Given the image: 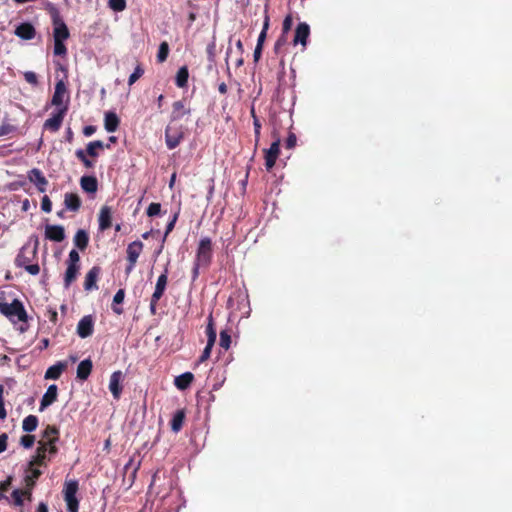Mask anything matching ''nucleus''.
<instances>
[{
  "label": "nucleus",
  "instance_id": "40",
  "mask_svg": "<svg viewBox=\"0 0 512 512\" xmlns=\"http://www.w3.org/2000/svg\"><path fill=\"white\" fill-rule=\"evenodd\" d=\"M169 45L166 41H163L160 45H159V49H158V53H157V61L159 63H163L167 60L168 58V55H169Z\"/></svg>",
  "mask_w": 512,
  "mask_h": 512
},
{
  "label": "nucleus",
  "instance_id": "17",
  "mask_svg": "<svg viewBox=\"0 0 512 512\" xmlns=\"http://www.w3.org/2000/svg\"><path fill=\"white\" fill-rule=\"evenodd\" d=\"M100 272H101V268L99 266H93L87 272V274L85 276V281H84V289L86 291L98 289L97 279L99 277Z\"/></svg>",
  "mask_w": 512,
  "mask_h": 512
},
{
  "label": "nucleus",
  "instance_id": "54",
  "mask_svg": "<svg viewBox=\"0 0 512 512\" xmlns=\"http://www.w3.org/2000/svg\"><path fill=\"white\" fill-rule=\"evenodd\" d=\"M292 24H293V18L292 16L289 14L287 15L285 18H284V21H283V25H282V33L283 34H287L291 27H292Z\"/></svg>",
  "mask_w": 512,
  "mask_h": 512
},
{
  "label": "nucleus",
  "instance_id": "35",
  "mask_svg": "<svg viewBox=\"0 0 512 512\" xmlns=\"http://www.w3.org/2000/svg\"><path fill=\"white\" fill-rule=\"evenodd\" d=\"M280 139L272 142L269 149L265 150V160H276L280 153Z\"/></svg>",
  "mask_w": 512,
  "mask_h": 512
},
{
  "label": "nucleus",
  "instance_id": "57",
  "mask_svg": "<svg viewBox=\"0 0 512 512\" xmlns=\"http://www.w3.org/2000/svg\"><path fill=\"white\" fill-rule=\"evenodd\" d=\"M8 435L6 433L0 434V453L7 449Z\"/></svg>",
  "mask_w": 512,
  "mask_h": 512
},
{
  "label": "nucleus",
  "instance_id": "2",
  "mask_svg": "<svg viewBox=\"0 0 512 512\" xmlns=\"http://www.w3.org/2000/svg\"><path fill=\"white\" fill-rule=\"evenodd\" d=\"M58 453L56 445H47L43 442L38 443L36 453L31 459L30 466L46 467L48 462L51 461L52 457Z\"/></svg>",
  "mask_w": 512,
  "mask_h": 512
},
{
  "label": "nucleus",
  "instance_id": "49",
  "mask_svg": "<svg viewBox=\"0 0 512 512\" xmlns=\"http://www.w3.org/2000/svg\"><path fill=\"white\" fill-rule=\"evenodd\" d=\"M160 211H161V204L153 202L148 206L146 213L149 217H153V216L158 215L160 213Z\"/></svg>",
  "mask_w": 512,
  "mask_h": 512
},
{
  "label": "nucleus",
  "instance_id": "9",
  "mask_svg": "<svg viewBox=\"0 0 512 512\" xmlns=\"http://www.w3.org/2000/svg\"><path fill=\"white\" fill-rule=\"evenodd\" d=\"M37 248H38V239L35 240V245L32 250L28 249L27 245H24L18 255L15 258V265L17 267L23 268L27 264L31 263L37 256Z\"/></svg>",
  "mask_w": 512,
  "mask_h": 512
},
{
  "label": "nucleus",
  "instance_id": "8",
  "mask_svg": "<svg viewBox=\"0 0 512 512\" xmlns=\"http://www.w3.org/2000/svg\"><path fill=\"white\" fill-rule=\"evenodd\" d=\"M143 246V243L139 240L133 241L128 245L126 250L128 265L125 269L127 275L130 274L135 268L137 260L143 250Z\"/></svg>",
  "mask_w": 512,
  "mask_h": 512
},
{
  "label": "nucleus",
  "instance_id": "19",
  "mask_svg": "<svg viewBox=\"0 0 512 512\" xmlns=\"http://www.w3.org/2000/svg\"><path fill=\"white\" fill-rule=\"evenodd\" d=\"M121 380H122V372L121 371H115L110 376L109 390L112 393L114 399H116V400H118L120 398V395L122 393Z\"/></svg>",
  "mask_w": 512,
  "mask_h": 512
},
{
  "label": "nucleus",
  "instance_id": "60",
  "mask_svg": "<svg viewBox=\"0 0 512 512\" xmlns=\"http://www.w3.org/2000/svg\"><path fill=\"white\" fill-rule=\"evenodd\" d=\"M178 215L175 214L172 218V220L167 224L166 231H165V237L174 229L175 223L177 221Z\"/></svg>",
  "mask_w": 512,
  "mask_h": 512
},
{
  "label": "nucleus",
  "instance_id": "55",
  "mask_svg": "<svg viewBox=\"0 0 512 512\" xmlns=\"http://www.w3.org/2000/svg\"><path fill=\"white\" fill-rule=\"evenodd\" d=\"M12 477H8L6 480L0 482V498L2 493L7 492L11 486Z\"/></svg>",
  "mask_w": 512,
  "mask_h": 512
},
{
  "label": "nucleus",
  "instance_id": "39",
  "mask_svg": "<svg viewBox=\"0 0 512 512\" xmlns=\"http://www.w3.org/2000/svg\"><path fill=\"white\" fill-rule=\"evenodd\" d=\"M105 147L104 143L100 140L90 142L87 146V154L91 157H97L98 151L103 150Z\"/></svg>",
  "mask_w": 512,
  "mask_h": 512
},
{
  "label": "nucleus",
  "instance_id": "34",
  "mask_svg": "<svg viewBox=\"0 0 512 512\" xmlns=\"http://www.w3.org/2000/svg\"><path fill=\"white\" fill-rule=\"evenodd\" d=\"M13 503L15 506L21 507L23 506V497H26L28 500H31L32 498V492L28 491L27 489L19 490L15 489L12 494Z\"/></svg>",
  "mask_w": 512,
  "mask_h": 512
},
{
  "label": "nucleus",
  "instance_id": "27",
  "mask_svg": "<svg viewBox=\"0 0 512 512\" xmlns=\"http://www.w3.org/2000/svg\"><path fill=\"white\" fill-rule=\"evenodd\" d=\"M73 243L79 250L84 251L89 244L88 233L83 229H79L74 235Z\"/></svg>",
  "mask_w": 512,
  "mask_h": 512
},
{
  "label": "nucleus",
  "instance_id": "6",
  "mask_svg": "<svg viewBox=\"0 0 512 512\" xmlns=\"http://www.w3.org/2000/svg\"><path fill=\"white\" fill-rule=\"evenodd\" d=\"M69 95L66 84L63 80H58L55 84L54 94L51 99V104L56 106L57 109L68 107Z\"/></svg>",
  "mask_w": 512,
  "mask_h": 512
},
{
  "label": "nucleus",
  "instance_id": "28",
  "mask_svg": "<svg viewBox=\"0 0 512 512\" xmlns=\"http://www.w3.org/2000/svg\"><path fill=\"white\" fill-rule=\"evenodd\" d=\"M93 364L90 359L81 361L77 367V378L86 380L92 372Z\"/></svg>",
  "mask_w": 512,
  "mask_h": 512
},
{
  "label": "nucleus",
  "instance_id": "3",
  "mask_svg": "<svg viewBox=\"0 0 512 512\" xmlns=\"http://www.w3.org/2000/svg\"><path fill=\"white\" fill-rule=\"evenodd\" d=\"M78 489L79 484L77 480H70L65 482L63 495L68 512H78L79 510V500L76 497Z\"/></svg>",
  "mask_w": 512,
  "mask_h": 512
},
{
  "label": "nucleus",
  "instance_id": "30",
  "mask_svg": "<svg viewBox=\"0 0 512 512\" xmlns=\"http://www.w3.org/2000/svg\"><path fill=\"white\" fill-rule=\"evenodd\" d=\"M120 124L119 117L114 112H107L104 119V127L108 132H115Z\"/></svg>",
  "mask_w": 512,
  "mask_h": 512
},
{
  "label": "nucleus",
  "instance_id": "33",
  "mask_svg": "<svg viewBox=\"0 0 512 512\" xmlns=\"http://www.w3.org/2000/svg\"><path fill=\"white\" fill-rule=\"evenodd\" d=\"M188 78H189V71L187 66H182L177 71L176 77H175V84L179 88H185L188 84Z\"/></svg>",
  "mask_w": 512,
  "mask_h": 512
},
{
  "label": "nucleus",
  "instance_id": "12",
  "mask_svg": "<svg viewBox=\"0 0 512 512\" xmlns=\"http://www.w3.org/2000/svg\"><path fill=\"white\" fill-rule=\"evenodd\" d=\"M45 238L53 242H62L65 237V229L62 225H51L45 226Z\"/></svg>",
  "mask_w": 512,
  "mask_h": 512
},
{
  "label": "nucleus",
  "instance_id": "29",
  "mask_svg": "<svg viewBox=\"0 0 512 512\" xmlns=\"http://www.w3.org/2000/svg\"><path fill=\"white\" fill-rule=\"evenodd\" d=\"M193 380L194 375L191 372H185L175 378L174 384L179 390H186Z\"/></svg>",
  "mask_w": 512,
  "mask_h": 512
},
{
  "label": "nucleus",
  "instance_id": "41",
  "mask_svg": "<svg viewBox=\"0 0 512 512\" xmlns=\"http://www.w3.org/2000/svg\"><path fill=\"white\" fill-rule=\"evenodd\" d=\"M144 74V69L140 63L137 64L133 73L130 75L128 79V85L132 86L138 79H140Z\"/></svg>",
  "mask_w": 512,
  "mask_h": 512
},
{
  "label": "nucleus",
  "instance_id": "38",
  "mask_svg": "<svg viewBox=\"0 0 512 512\" xmlns=\"http://www.w3.org/2000/svg\"><path fill=\"white\" fill-rule=\"evenodd\" d=\"M206 335H207V342H209V344H215L217 333H216V329L214 326L213 317L211 314L208 317V324L206 327Z\"/></svg>",
  "mask_w": 512,
  "mask_h": 512
},
{
  "label": "nucleus",
  "instance_id": "18",
  "mask_svg": "<svg viewBox=\"0 0 512 512\" xmlns=\"http://www.w3.org/2000/svg\"><path fill=\"white\" fill-rule=\"evenodd\" d=\"M42 472L35 468V466H30V463H28V468L25 472L24 482H25V489L32 492V489L34 488L37 479L41 476Z\"/></svg>",
  "mask_w": 512,
  "mask_h": 512
},
{
  "label": "nucleus",
  "instance_id": "4",
  "mask_svg": "<svg viewBox=\"0 0 512 512\" xmlns=\"http://www.w3.org/2000/svg\"><path fill=\"white\" fill-rule=\"evenodd\" d=\"M213 255L212 241L209 237H203L198 244L195 261L202 267H208L211 264Z\"/></svg>",
  "mask_w": 512,
  "mask_h": 512
},
{
  "label": "nucleus",
  "instance_id": "44",
  "mask_svg": "<svg viewBox=\"0 0 512 512\" xmlns=\"http://www.w3.org/2000/svg\"><path fill=\"white\" fill-rule=\"evenodd\" d=\"M206 54H207L208 61L210 63H214L215 58H216V42H215V40H212L210 43H208V45L206 47Z\"/></svg>",
  "mask_w": 512,
  "mask_h": 512
},
{
  "label": "nucleus",
  "instance_id": "13",
  "mask_svg": "<svg viewBox=\"0 0 512 512\" xmlns=\"http://www.w3.org/2000/svg\"><path fill=\"white\" fill-rule=\"evenodd\" d=\"M166 144L169 149H174L183 139V132L180 129L168 125L165 129Z\"/></svg>",
  "mask_w": 512,
  "mask_h": 512
},
{
  "label": "nucleus",
  "instance_id": "58",
  "mask_svg": "<svg viewBox=\"0 0 512 512\" xmlns=\"http://www.w3.org/2000/svg\"><path fill=\"white\" fill-rule=\"evenodd\" d=\"M253 125H254L255 137H256V139H258L260 136L261 126H262L258 117H254Z\"/></svg>",
  "mask_w": 512,
  "mask_h": 512
},
{
  "label": "nucleus",
  "instance_id": "21",
  "mask_svg": "<svg viewBox=\"0 0 512 512\" xmlns=\"http://www.w3.org/2000/svg\"><path fill=\"white\" fill-rule=\"evenodd\" d=\"M58 388L55 384L50 385L40 402V411L53 404L57 400Z\"/></svg>",
  "mask_w": 512,
  "mask_h": 512
},
{
  "label": "nucleus",
  "instance_id": "43",
  "mask_svg": "<svg viewBox=\"0 0 512 512\" xmlns=\"http://www.w3.org/2000/svg\"><path fill=\"white\" fill-rule=\"evenodd\" d=\"M53 52H54V55H56V56H66L67 48H66V45L64 44V41L54 40Z\"/></svg>",
  "mask_w": 512,
  "mask_h": 512
},
{
  "label": "nucleus",
  "instance_id": "50",
  "mask_svg": "<svg viewBox=\"0 0 512 512\" xmlns=\"http://www.w3.org/2000/svg\"><path fill=\"white\" fill-rule=\"evenodd\" d=\"M297 137L294 133L290 132L287 139L284 142V147L287 150H291L296 146Z\"/></svg>",
  "mask_w": 512,
  "mask_h": 512
},
{
  "label": "nucleus",
  "instance_id": "64",
  "mask_svg": "<svg viewBox=\"0 0 512 512\" xmlns=\"http://www.w3.org/2000/svg\"><path fill=\"white\" fill-rule=\"evenodd\" d=\"M261 53H262V46L256 45V47L254 49V53H253V58H254L255 62L259 61V59L261 57Z\"/></svg>",
  "mask_w": 512,
  "mask_h": 512
},
{
  "label": "nucleus",
  "instance_id": "14",
  "mask_svg": "<svg viewBox=\"0 0 512 512\" xmlns=\"http://www.w3.org/2000/svg\"><path fill=\"white\" fill-rule=\"evenodd\" d=\"M14 34L20 39L32 40L36 36V29L31 23L23 22L16 27Z\"/></svg>",
  "mask_w": 512,
  "mask_h": 512
},
{
  "label": "nucleus",
  "instance_id": "26",
  "mask_svg": "<svg viewBox=\"0 0 512 512\" xmlns=\"http://www.w3.org/2000/svg\"><path fill=\"white\" fill-rule=\"evenodd\" d=\"M64 205L67 210L76 212L81 207V199L76 193H66L64 197Z\"/></svg>",
  "mask_w": 512,
  "mask_h": 512
},
{
  "label": "nucleus",
  "instance_id": "47",
  "mask_svg": "<svg viewBox=\"0 0 512 512\" xmlns=\"http://www.w3.org/2000/svg\"><path fill=\"white\" fill-rule=\"evenodd\" d=\"M34 443H35L34 435L27 434V435H23L20 438V444L26 449L31 448L34 445Z\"/></svg>",
  "mask_w": 512,
  "mask_h": 512
},
{
  "label": "nucleus",
  "instance_id": "32",
  "mask_svg": "<svg viewBox=\"0 0 512 512\" xmlns=\"http://www.w3.org/2000/svg\"><path fill=\"white\" fill-rule=\"evenodd\" d=\"M184 420L185 411L183 409L177 410L170 422L171 430L175 433L179 432L183 427Z\"/></svg>",
  "mask_w": 512,
  "mask_h": 512
},
{
  "label": "nucleus",
  "instance_id": "52",
  "mask_svg": "<svg viewBox=\"0 0 512 512\" xmlns=\"http://www.w3.org/2000/svg\"><path fill=\"white\" fill-rule=\"evenodd\" d=\"M24 79L31 85H38V78L35 72L27 71L24 73Z\"/></svg>",
  "mask_w": 512,
  "mask_h": 512
},
{
  "label": "nucleus",
  "instance_id": "31",
  "mask_svg": "<svg viewBox=\"0 0 512 512\" xmlns=\"http://www.w3.org/2000/svg\"><path fill=\"white\" fill-rule=\"evenodd\" d=\"M80 185L88 193H95L98 188L97 179L94 176H83L80 180Z\"/></svg>",
  "mask_w": 512,
  "mask_h": 512
},
{
  "label": "nucleus",
  "instance_id": "53",
  "mask_svg": "<svg viewBox=\"0 0 512 512\" xmlns=\"http://www.w3.org/2000/svg\"><path fill=\"white\" fill-rule=\"evenodd\" d=\"M41 209L46 212V213H50L51 210H52V202L50 200V198L45 195L42 197V200H41Z\"/></svg>",
  "mask_w": 512,
  "mask_h": 512
},
{
  "label": "nucleus",
  "instance_id": "42",
  "mask_svg": "<svg viewBox=\"0 0 512 512\" xmlns=\"http://www.w3.org/2000/svg\"><path fill=\"white\" fill-rule=\"evenodd\" d=\"M219 345L224 349L228 350L231 346V336L227 330H222L220 332V341Z\"/></svg>",
  "mask_w": 512,
  "mask_h": 512
},
{
  "label": "nucleus",
  "instance_id": "22",
  "mask_svg": "<svg viewBox=\"0 0 512 512\" xmlns=\"http://www.w3.org/2000/svg\"><path fill=\"white\" fill-rule=\"evenodd\" d=\"M28 179L37 186L39 192L46 191L48 182L40 170L32 169L28 174Z\"/></svg>",
  "mask_w": 512,
  "mask_h": 512
},
{
  "label": "nucleus",
  "instance_id": "10",
  "mask_svg": "<svg viewBox=\"0 0 512 512\" xmlns=\"http://www.w3.org/2000/svg\"><path fill=\"white\" fill-rule=\"evenodd\" d=\"M67 111L68 107L57 109V111L53 113L52 116L44 122V129L49 130L51 132H57L62 125V122Z\"/></svg>",
  "mask_w": 512,
  "mask_h": 512
},
{
  "label": "nucleus",
  "instance_id": "5",
  "mask_svg": "<svg viewBox=\"0 0 512 512\" xmlns=\"http://www.w3.org/2000/svg\"><path fill=\"white\" fill-rule=\"evenodd\" d=\"M167 281H168L167 269H165L164 273H162L158 277L154 293L151 296L149 309H150L151 315H153V316L157 314V303L161 299V297L163 296V294L165 292V289L167 286Z\"/></svg>",
  "mask_w": 512,
  "mask_h": 512
},
{
  "label": "nucleus",
  "instance_id": "63",
  "mask_svg": "<svg viewBox=\"0 0 512 512\" xmlns=\"http://www.w3.org/2000/svg\"><path fill=\"white\" fill-rule=\"evenodd\" d=\"M96 131V127L95 126H92V125H88V126H85L84 129H83V134L85 136H91L95 133Z\"/></svg>",
  "mask_w": 512,
  "mask_h": 512
},
{
  "label": "nucleus",
  "instance_id": "56",
  "mask_svg": "<svg viewBox=\"0 0 512 512\" xmlns=\"http://www.w3.org/2000/svg\"><path fill=\"white\" fill-rule=\"evenodd\" d=\"M23 268L31 275H37L40 272V267L38 264L29 263Z\"/></svg>",
  "mask_w": 512,
  "mask_h": 512
},
{
  "label": "nucleus",
  "instance_id": "37",
  "mask_svg": "<svg viewBox=\"0 0 512 512\" xmlns=\"http://www.w3.org/2000/svg\"><path fill=\"white\" fill-rule=\"evenodd\" d=\"M38 426V418L35 415H28L22 422V429L25 432H33Z\"/></svg>",
  "mask_w": 512,
  "mask_h": 512
},
{
  "label": "nucleus",
  "instance_id": "24",
  "mask_svg": "<svg viewBox=\"0 0 512 512\" xmlns=\"http://www.w3.org/2000/svg\"><path fill=\"white\" fill-rule=\"evenodd\" d=\"M67 362H57L56 364L50 366L45 372V379H53L57 380L60 378L61 374L66 370Z\"/></svg>",
  "mask_w": 512,
  "mask_h": 512
},
{
  "label": "nucleus",
  "instance_id": "51",
  "mask_svg": "<svg viewBox=\"0 0 512 512\" xmlns=\"http://www.w3.org/2000/svg\"><path fill=\"white\" fill-rule=\"evenodd\" d=\"M213 346H214V344H209V342H207L206 347L204 348L201 356L199 357V360H198L199 363L204 362L207 359H209Z\"/></svg>",
  "mask_w": 512,
  "mask_h": 512
},
{
  "label": "nucleus",
  "instance_id": "36",
  "mask_svg": "<svg viewBox=\"0 0 512 512\" xmlns=\"http://www.w3.org/2000/svg\"><path fill=\"white\" fill-rule=\"evenodd\" d=\"M125 298V290L119 289L113 297L112 310L114 313L121 315L123 313V309L118 305L124 301Z\"/></svg>",
  "mask_w": 512,
  "mask_h": 512
},
{
  "label": "nucleus",
  "instance_id": "7",
  "mask_svg": "<svg viewBox=\"0 0 512 512\" xmlns=\"http://www.w3.org/2000/svg\"><path fill=\"white\" fill-rule=\"evenodd\" d=\"M53 22V38L54 40L65 41L69 38L70 33L67 25L60 17L59 12L55 9L52 13Z\"/></svg>",
  "mask_w": 512,
  "mask_h": 512
},
{
  "label": "nucleus",
  "instance_id": "25",
  "mask_svg": "<svg viewBox=\"0 0 512 512\" xmlns=\"http://www.w3.org/2000/svg\"><path fill=\"white\" fill-rule=\"evenodd\" d=\"M80 270V265L67 264L64 274V287L69 288L71 284L77 279Z\"/></svg>",
  "mask_w": 512,
  "mask_h": 512
},
{
  "label": "nucleus",
  "instance_id": "20",
  "mask_svg": "<svg viewBox=\"0 0 512 512\" xmlns=\"http://www.w3.org/2000/svg\"><path fill=\"white\" fill-rule=\"evenodd\" d=\"M59 440V429L54 425H47L42 432V440L47 445H56Z\"/></svg>",
  "mask_w": 512,
  "mask_h": 512
},
{
  "label": "nucleus",
  "instance_id": "11",
  "mask_svg": "<svg viewBox=\"0 0 512 512\" xmlns=\"http://www.w3.org/2000/svg\"><path fill=\"white\" fill-rule=\"evenodd\" d=\"M94 320L91 315H86L80 319L77 325V334L81 338H87L93 334Z\"/></svg>",
  "mask_w": 512,
  "mask_h": 512
},
{
  "label": "nucleus",
  "instance_id": "45",
  "mask_svg": "<svg viewBox=\"0 0 512 512\" xmlns=\"http://www.w3.org/2000/svg\"><path fill=\"white\" fill-rule=\"evenodd\" d=\"M108 6L115 12H121L126 8V0H109Z\"/></svg>",
  "mask_w": 512,
  "mask_h": 512
},
{
  "label": "nucleus",
  "instance_id": "61",
  "mask_svg": "<svg viewBox=\"0 0 512 512\" xmlns=\"http://www.w3.org/2000/svg\"><path fill=\"white\" fill-rule=\"evenodd\" d=\"M14 127L9 124H4L0 126V136L7 135L12 132Z\"/></svg>",
  "mask_w": 512,
  "mask_h": 512
},
{
  "label": "nucleus",
  "instance_id": "1",
  "mask_svg": "<svg viewBox=\"0 0 512 512\" xmlns=\"http://www.w3.org/2000/svg\"><path fill=\"white\" fill-rule=\"evenodd\" d=\"M0 313L11 321H14L15 318L19 322H27L28 320V315L24 305L18 299H14L10 304L0 302Z\"/></svg>",
  "mask_w": 512,
  "mask_h": 512
},
{
  "label": "nucleus",
  "instance_id": "59",
  "mask_svg": "<svg viewBox=\"0 0 512 512\" xmlns=\"http://www.w3.org/2000/svg\"><path fill=\"white\" fill-rule=\"evenodd\" d=\"M285 35H286V34H283V33H282V35L277 39V41H276V43H275V45H274V50H275L276 52H278V51H279V49H280L283 45H285V43H286V36H285Z\"/></svg>",
  "mask_w": 512,
  "mask_h": 512
},
{
  "label": "nucleus",
  "instance_id": "15",
  "mask_svg": "<svg viewBox=\"0 0 512 512\" xmlns=\"http://www.w3.org/2000/svg\"><path fill=\"white\" fill-rule=\"evenodd\" d=\"M191 113V109L186 107L185 100H178L172 104V112L170 116L171 122L178 121L182 119L184 116L189 115Z\"/></svg>",
  "mask_w": 512,
  "mask_h": 512
},
{
  "label": "nucleus",
  "instance_id": "48",
  "mask_svg": "<svg viewBox=\"0 0 512 512\" xmlns=\"http://www.w3.org/2000/svg\"><path fill=\"white\" fill-rule=\"evenodd\" d=\"M66 264L80 265V256L77 250L72 249L69 252Z\"/></svg>",
  "mask_w": 512,
  "mask_h": 512
},
{
  "label": "nucleus",
  "instance_id": "46",
  "mask_svg": "<svg viewBox=\"0 0 512 512\" xmlns=\"http://www.w3.org/2000/svg\"><path fill=\"white\" fill-rule=\"evenodd\" d=\"M268 28H269V17L266 16L265 20H264V23H263V29H262L261 33L259 34V36H258L257 45H260V46L263 47V43L265 41Z\"/></svg>",
  "mask_w": 512,
  "mask_h": 512
},
{
  "label": "nucleus",
  "instance_id": "62",
  "mask_svg": "<svg viewBox=\"0 0 512 512\" xmlns=\"http://www.w3.org/2000/svg\"><path fill=\"white\" fill-rule=\"evenodd\" d=\"M200 267H202V265H198V262L194 261V266H193V270H192V280L193 281L198 278Z\"/></svg>",
  "mask_w": 512,
  "mask_h": 512
},
{
  "label": "nucleus",
  "instance_id": "23",
  "mask_svg": "<svg viewBox=\"0 0 512 512\" xmlns=\"http://www.w3.org/2000/svg\"><path fill=\"white\" fill-rule=\"evenodd\" d=\"M112 225V211L109 206H103L99 213V229L105 231Z\"/></svg>",
  "mask_w": 512,
  "mask_h": 512
},
{
  "label": "nucleus",
  "instance_id": "16",
  "mask_svg": "<svg viewBox=\"0 0 512 512\" xmlns=\"http://www.w3.org/2000/svg\"><path fill=\"white\" fill-rule=\"evenodd\" d=\"M309 35H310L309 25L305 22L299 23L295 30V35H294V39H293L294 45H297L298 43H300L302 46L305 47L307 44Z\"/></svg>",
  "mask_w": 512,
  "mask_h": 512
}]
</instances>
